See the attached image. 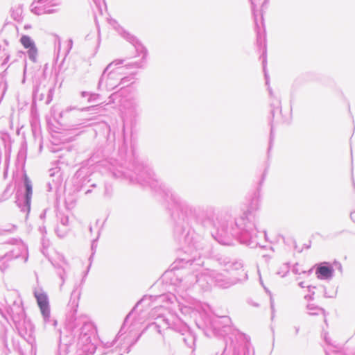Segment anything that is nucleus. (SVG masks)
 I'll return each instance as SVG.
<instances>
[{
	"mask_svg": "<svg viewBox=\"0 0 355 355\" xmlns=\"http://www.w3.org/2000/svg\"><path fill=\"white\" fill-rule=\"evenodd\" d=\"M203 325L206 328V334L210 331L212 336L225 338L226 347H227L228 341L230 347H233V353L234 349L239 352L240 355L246 353V355H254V350H251V344L250 337L241 332L239 329L232 327L231 318L227 315H219L215 312H198Z\"/></svg>",
	"mask_w": 355,
	"mask_h": 355,
	"instance_id": "1",
	"label": "nucleus"
},
{
	"mask_svg": "<svg viewBox=\"0 0 355 355\" xmlns=\"http://www.w3.org/2000/svg\"><path fill=\"white\" fill-rule=\"evenodd\" d=\"M144 321L145 319L141 315V312H129L125 318L123 325L118 332L116 338L111 343L107 342L105 344L106 347L108 348L116 345L114 350L118 355H123L124 353H128L130 351L131 346L137 342L142 332L137 336L134 342L129 345L128 341H126L127 338L123 337L125 332L123 331L126 327H128V329H130V332L139 331L142 329Z\"/></svg>",
	"mask_w": 355,
	"mask_h": 355,
	"instance_id": "2",
	"label": "nucleus"
},
{
	"mask_svg": "<svg viewBox=\"0 0 355 355\" xmlns=\"http://www.w3.org/2000/svg\"><path fill=\"white\" fill-rule=\"evenodd\" d=\"M5 321L11 325V322L18 331L19 334L27 342L33 340L35 327L27 318L26 312H0Z\"/></svg>",
	"mask_w": 355,
	"mask_h": 355,
	"instance_id": "3",
	"label": "nucleus"
},
{
	"mask_svg": "<svg viewBox=\"0 0 355 355\" xmlns=\"http://www.w3.org/2000/svg\"><path fill=\"white\" fill-rule=\"evenodd\" d=\"M76 336V344L83 355L94 354L96 346L93 342L96 338V327L92 322H85L83 327L73 334Z\"/></svg>",
	"mask_w": 355,
	"mask_h": 355,
	"instance_id": "4",
	"label": "nucleus"
},
{
	"mask_svg": "<svg viewBox=\"0 0 355 355\" xmlns=\"http://www.w3.org/2000/svg\"><path fill=\"white\" fill-rule=\"evenodd\" d=\"M55 355H83L76 344V334H67L60 337Z\"/></svg>",
	"mask_w": 355,
	"mask_h": 355,
	"instance_id": "5",
	"label": "nucleus"
},
{
	"mask_svg": "<svg viewBox=\"0 0 355 355\" xmlns=\"http://www.w3.org/2000/svg\"><path fill=\"white\" fill-rule=\"evenodd\" d=\"M85 322H90L87 321L84 315L80 312H67L66 314L65 328L68 331V334H74L79 327L85 324Z\"/></svg>",
	"mask_w": 355,
	"mask_h": 355,
	"instance_id": "6",
	"label": "nucleus"
},
{
	"mask_svg": "<svg viewBox=\"0 0 355 355\" xmlns=\"http://www.w3.org/2000/svg\"><path fill=\"white\" fill-rule=\"evenodd\" d=\"M323 339L330 349H325L326 355H355V352L341 351V345L336 340H333L327 332L323 334Z\"/></svg>",
	"mask_w": 355,
	"mask_h": 355,
	"instance_id": "7",
	"label": "nucleus"
},
{
	"mask_svg": "<svg viewBox=\"0 0 355 355\" xmlns=\"http://www.w3.org/2000/svg\"><path fill=\"white\" fill-rule=\"evenodd\" d=\"M20 42L25 49H28L30 59L35 60L37 49L31 38L28 35H23L20 39Z\"/></svg>",
	"mask_w": 355,
	"mask_h": 355,
	"instance_id": "8",
	"label": "nucleus"
},
{
	"mask_svg": "<svg viewBox=\"0 0 355 355\" xmlns=\"http://www.w3.org/2000/svg\"><path fill=\"white\" fill-rule=\"evenodd\" d=\"M44 325L46 328L55 327L58 324L57 319L52 316L51 312H41Z\"/></svg>",
	"mask_w": 355,
	"mask_h": 355,
	"instance_id": "9",
	"label": "nucleus"
},
{
	"mask_svg": "<svg viewBox=\"0 0 355 355\" xmlns=\"http://www.w3.org/2000/svg\"><path fill=\"white\" fill-rule=\"evenodd\" d=\"M333 268L331 267L319 266L316 270V275L319 279H328L332 276Z\"/></svg>",
	"mask_w": 355,
	"mask_h": 355,
	"instance_id": "10",
	"label": "nucleus"
},
{
	"mask_svg": "<svg viewBox=\"0 0 355 355\" xmlns=\"http://www.w3.org/2000/svg\"><path fill=\"white\" fill-rule=\"evenodd\" d=\"M35 297L37 299L38 306L41 311H46V309H48L49 301L45 294L42 293H36Z\"/></svg>",
	"mask_w": 355,
	"mask_h": 355,
	"instance_id": "11",
	"label": "nucleus"
},
{
	"mask_svg": "<svg viewBox=\"0 0 355 355\" xmlns=\"http://www.w3.org/2000/svg\"><path fill=\"white\" fill-rule=\"evenodd\" d=\"M31 195H32L31 187L29 184H27L26 185V198H27L28 200H30Z\"/></svg>",
	"mask_w": 355,
	"mask_h": 355,
	"instance_id": "12",
	"label": "nucleus"
},
{
	"mask_svg": "<svg viewBox=\"0 0 355 355\" xmlns=\"http://www.w3.org/2000/svg\"><path fill=\"white\" fill-rule=\"evenodd\" d=\"M1 339H2V341H3V343L4 345V346L6 347H7L8 346V344H7V339H6V335L3 334L2 336H1Z\"/></svg>",
	"mask_w": 355,
	"mask_h": 355,
	"instance_id": "13",
	"label": "nucleus"
},
{
	"mask_svg": "<svg viewBox=\"0 0 355 355\" xmlns=\"http://www.w3.org/2000/svg\"><path fill=\"white\" fill-rule=\"evenodd\" d=\"M295 335H297L299 332V327H295Z\"/></svg>",
	"mask_w": 355,
	"mask_h": 355,
	"instance_id": "14",
	"label": "nucleus"
},
{
	"mask_svg": "<svg viewBox=\"0 0 355 355\" xmlns=\"http://www.w3.org/2000/svg\"><path fill=\"white\" fill-rule=\"evenodd\" d=\"M166 320V322L168 324V325H171V323L169 322V320L167 318L165 320Z\"/></svg>",
	"mask_w": 355,
	"mask_h": 355,
	"instance_id": "15",
	"label": "nucleus"
},
{
	"mask_svg": "<svg viewBox=\"0 0 355 355\" xmlns=\"http://www.w3.org/2000/svg\"><path fill=\"white\" fill-rule=\"evenodd\" d=\"M310 314L311 315H317V313L316 312H310Z\"/></svg>",
	"mask_w": 355,
	"mask_h": 355,
	"instance_id": "16",
	"label": "nucleus"
},
{
	"mask_svg": "<svg viewBox=\"0 0 355 355\" xmlns=\"http://www.w3.org/2000/svg\"><path fill=\"white\" fill-rule=\"evenodd\" d=\"M274 317H275V315H274V314L272 313V315H271V320H272L274 319Z\"/></svg>",
	"mask_w": 355,
	"mask_h": 355,
	"instance_id": "17",
	"label": "nucleus"
},
{
	"mask_svg": "<svg viewBox=\"0 0 355 355\" xmlns=\"http://www.w3.org/2000/svg\"><path fill=\"white\" fill-rule=\"evenodd\" d=\"M168 313H169L172 316H173V313H174V312L169 311Z\"/></svg>",
	"mask_w": 355,
	"mask_h": 355,
	"instance_id": "18",
	"label": "nucleus"
}]
</instances>
